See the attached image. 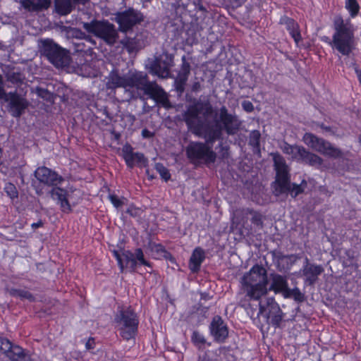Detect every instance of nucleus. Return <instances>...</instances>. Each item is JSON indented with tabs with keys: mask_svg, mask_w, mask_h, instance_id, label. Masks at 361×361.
Segmentation results:
<instances>
[{
	"mask_svg": "<svg viewBox=\"0 0 361 361\" xmlns=\"http://www.w3.org/2000/svg\"><path fill=\"white\" fill-rule=\"evenodd\" d=\"M214 112L209 101L194 99L183 114L185 125L192 134L205 139V142L192 141L185 148L187 158L191 163L203 161L205 164L216 161V154L212 146L216 140H223V132L228 135H236L240 129L241 121L238 116L228 112L225 106L219 109V118L213 121L202 119L199 115L207 117Z\"/></svg>",
	"mask_w": 361,
	"mask_h": 361,
	"instance_id": "nucleus-1",
	"label": "nucleus"
},
{
	"mask_svg": "<svg viewBox=\"0 0 361 361\" xmlns=\"http://www.w3.org/2000/svg\"><path fill=\"white\" fill-rule=\"evenodd\" d=\"M128 88L143 91L157 104L165 109L172 107L166 92L155 81H149L147 74L142 71H130L127 74Z\"/></svg>",
	"mask_w": 361,
	"mask_h": 361,
	"instance_id": "nucleus-2",
	"label": "nucleus"
},
{
	"mask_svg": "<svg viewBox=\"0 0 361 361\" xmlns=\"http://www.w3.org/2000/svg\"><path fill=\"white\" fill-rule=\"evenodd\" d=\"M114 322L123 341L135 340L138 334L140 318L132 306L118 307L114 317Z\"/></svg>",
	"mask_w": 361,
	"mask_h": 361,
	"instance_id": "nucleus-3",
	"label": "nucleus"
},
{
	"mask_svg": "<svg viewBox=\"0 0 361 361\" xmlns=\"http://www.w3.org/2000/svg\"><path fill=\"white\" fill-rule=\"evenodd\" d=\"M334 29L331 46L343 56H349L355 49L354 29L350 20L345 21L342 16H336Z\"/></svg>",
	"mask_w": 361,
	"mask_h": 361,
	"instance_id": "nucleus-4",
	"label": "nucleus"
},
{
	"mask_svg": "<svg viewBox=\"0 0 361 361\" xmlns=\"http://www.w3.org/2000/svg\"><path fill=\"white\" fill-rule=\"evenodd\" d=\"M82 27L90 34L103 40L109 46L114 45L118 39L116 26L108 20L94 19L90 23H84Z\"/></svg>",
	"mask_w": 361,
	"mask_h": 361,
	"instance_id": "nucleus-5",
	"label": "nucleus"
},
{
	"mask_svg": "<svg viewBox=\"0 0 361 361\" xmlns=\"http://www.w3.org/2000/svg\"><path fill=\"white\" fill-rule=\"evenodd\" d=\"M42 53L56 68L68 67L71 61L69 50L61 47L51 39H46L42 42Z\"/></svg>",
	"mask_w": 361,
	"mask_h": 361,
	"instance_id": "nucleus-6",
	"label": "nucleus"
},
{
	"mask_svg": "<svg viewBox=\"0 0 361 361\" xmlns=\"http://www.w3.org/2000/svg\"><path fill=\"white\" fill-rule=\"evenodd\" d=\"M275 180L271 183V188L275 196L279 197L286 193L290 182L289 169L285 159L281 155L274 157Z\"/></svg>",
	"mask_w": 361,
	"mask_h": 361,
	"instance_id": "nucleus-7",
	"label": "nucleus"
},
{
	"mask_svg": "<svg viewBox=\"0 0 361 361\" xmlns=\"http://www.w3.org/2000/svg\"><path fill=\"white\" fill-rule=\"evenodd\" d=\"M302 140L306 145L325 157L338 159L343 156L342 151L331 145V142L319 137L312 133H305L303 135Z\"/></svg>",
	"mask_w": 361,
	"mask_h": 361,
	"instance_id": "nucleus-8",
	"label": "nucleus"
},
{
	"mask_svg": "<svg viewBox=\"0 0 361 361\" xmlns=\"http://www.w3.org/2000/svg\"><path fill=\"white\" fill-rule=\"evenodd\" d=\"M115 20L118 25V30L123 33H127L142 22L144 16L140 11L130 7L123 11L118 12Z\"/></svg>",
	"mask_w": 361,
	"mask_h": 361,
	"instance_id": "nucleus-9",
	"label": "nucleus"
},
{
	"mask_svg": "<svg viewBox=\"0 0 361 361\" xmlns=\"http://www.w3.org/2000/svg\"><path fill=\"white\" fill-rule=\"evenodd\" d=\"M0 351L11 361H35L29 350L0 336Z\"/></svg>",
	"mask_w": 361,
	"mask_h": 361,
	"instance_id": "nucleus-10",
	"label": "nucleus"
},
{
	"mask_svg": "<svg viewBox=\"0 0 361 361\" xmlns=\"http://www.w3.org/2000/svg\"><path fill=\"white\" fill-rule=\"evenodd\" d=\"M284 152L287 154H293V157L298 161H301L309 166H319L322 164L323 159L316 154L310 152L302 146H293L288 145L285 147Z\"/></svg>",
	"mask_w": 361,
	"mask_h": 361,
	"instance_id": "nucleus-11",
	"label": "nucleus"
},
{
	"mask_svg": "<svg viewBox=\"0 0 361 361\" xmlns=\"http://www.w3.org/2000/svg\"><path fill=\"white\" fill-rule=\"evenodd\" d=\"M268 282L250 280L249 277H243L242 285L246 296L250 300H259L261 298L267 295L268 292Z\"/></svg>",
	"mask_w": 361,
	"mask_h": 361,
	"instance_id": "nucleus-12",
	"label": "nucleus"
},
{
	"mask_svg": "<svg viewBox=\"0 0 361 361\" xmlns=\"http://www.w3.org/2000/svg\"><path fill=\"white\" fill-rule=\"evenodd\" d=\"M209 333L215 343L221 344L228 339L229 329L221 316L215 315L209 325Z\"/></svg>",
	"mask_w": 361,
	"mask_h": 361,
	"instance_id": "nucleus-13",
	"label": "nucleus"
},
{
	"mask_svg": "<svg viewBox=\"0 0 361 361\" xmlns=\"http://www.w3.org/2000/svg\"><path fill=\"white\" fill-rule=\"evenodd\" d=\"M123 257L126 264H130V272H135L137 267L142 265L152 269V263L145 259L144 252L140 247L135 248L134 252L129 250H123Z\"/></svg>",
	"mask_w": 361,
	"mask_h": 361,
	"instance_id": "nucleus-14",
	"label": "nucleus"
},
{
	"mask_svg": "<svg viewBox=\"0 0 361 361\" xmlns=\"http://www.w3.org/2000/svg\"><path fill=\"white\" fill-rule=\"evenodd\" d=\"M4 99L8 102L11 115L16 118L20 117L28 106L27 99L22 97L16 91L6 93Z\"/></svg>",
	"mask_w": 361,
	"mask_h": 361,
	"instance_id": "nucleus-15",
	"label": "nucleus"
},
{
	"mask_svg": "<svg viewBox=\"0 0 361 361\" xmlns=\"http://www.w3.org/2000/svg\"><path fill=\"white\" fill-rule=\"evenodd\" d=\"M35 176L40 182L49 186H56L61 184L63 178L56 171L46 166L38 167L35 171Z\"/></svg>",
	"mask_w": 361,
	"mask_h": 361,
	"instance_id": "nucleus-16",
	"label": "nucleus"
},
{
	"mask_svg": "<svg viewBox=\"0 0 361 361\" xmlns=\"http://www.w3.org/2000/svg\"><path fill=\"white\" fill-rule=\"evenodd\" d=\"M324 269L320 264L310 263L306 259L305 264L302 269V276L304 278V283L307 286H312L318 281L319 276L324 272Z\"/></svg>",
	"mask_w": 361,
	"mask_h": 361,
	"instance_id": "nucleus-17",
	"label": "nucleus"
},
{
	"mask_svg": "<svg viewBox=\"0 0 361 361\" xmlns=\"http://www.w3.org/2000/svg\"><path fill=\"white\" fill-rule=\"evenodd\" d=\"M122 157L124 159L128 168L133 169L135 164H146L147 162L144 154L139 152H134L132 145L126 142L121 149Z\"/></svg>",
	"mask_w": 361,
	"mask_h": 361,
	"instance_id": "nucleus-18",
	"label": "nucleus"
},
{
	"mask_svg": "<svg viewBox=\"0 0 361 361\" xmlns=\"http://www.w3.org/2000/svg\"><path fill=\"white\" fill-rule=\"evenodd\" d=\"M50 196L54 200L63 213L70 214L72 212V207L68 200V192L66 189L54 186L49 192Z\"/></svg>",
	"mask_w": 361,
	"mask_h": 361,
	"instance_id": "nucleus-19",
	"label": "nucleus"
},
{
	"mask_svg": "<svg viewBox=\"0 0 361 361\" xmlns=\"http://www.w3.org/2000/svg\"><path fill=\"white\" fill-rule=\"evenodd\" d=\"M275 309L277 310V312L271 317V321L274 326H279L283 320V313L274 298H268L264 301L259 300V314H260L266 313L267 310L270 313L272 310Z\"/></svg>",
	"mask_w": 361,
	"mask_h": 361,
	"instance_id": "nucleus-20",
	"label": "nucleus"
},
{
	"mask_svg": "<svg viewBox=\"0 0 361 361\" xmlns=\"http://www.w3.org/2000/svg\"><path fill=\"white\" fill-rule=\"evenodd\" d=\"M107 90L115 93L118 88H123L126 91L128 89L127 74L121 75L118 71H112L109 73L106 83Z\"/></svg>",
	"mask_w": 361,
	"mask_h": 361,
	"instance_id": "nucleus-21",
	"label": "nucleus"
},
{
	"mask_svg": "<svg viewBox=\"0 0 361 361\" xmlns=\"http://www.w3.org/2000/svg\"><path fill=\"white\" fill-rule=\"evenodd\" d=\"M90 0H55V9L60 16L72 12L77 5H85Z\"/></svg>",
	"mask_w": 361,
	"mask_h": 361,
	"instance_id": "nucleus-22",
	"label": "nucleus"
},
{
	"mask_svg": "<svg viewBox=\"0 0 361 361\" xmlns=\"http://www.w3.org/2000/svg\"><path fill=\"white\" fill-rule=\"evenodd\" d=\"M280 23L286 25L289 35L293 39L295 44L298 46L299 42L302 41V35L298 23L293 18L286 16L281 18Z\"/></svg>",
	"mask_w": 361,
	"mask_h": 361,
	"instance_id": "nucleus-23",
	"label": "nucleus"
},
{
	"mask_svg": "<svg viewBox=\"0 0 361 361\" xmlns=\"http://www.w3.org/2000/svg\"><path fill=\"white\" fill-rule=\"evenodd\" d=\"M171 58L165 59H155L150 66L151 71L159 77L167 78L170 74Z\"/></svg>",
	"mask_w": 361,
	"mask_h": 361,
	"instance_id": "nucleus-24",
	"label": "nucleus"
},
{
	"mask_svg": "<svg viewBox=\"0 0 361 361\" xmlns=\"http://www.w3.org/2000/svg\"><path fill=\"white\" fill-rule=\"evenodd\" d=\"M288 288V283L286 276L279 274H271V285L268 290L274 291L275 293H282L283 295Z\"/></svg>",
	"mask_w": 361,
	"mask_h": 361,
	"instance_id": "nucleus-25",
	"label": "nucleus"
},
{
	"mask_svg": "<svg viewBox=\"0 0 361 361\" xmlns=\"http://www.w3.org/2000/svg\"><path fill=\"white\" fill-rule=\"evenodd\" d=\"M123 47L127 50L129 54L137 51L144 46V42L141 35H135L133 37H126L120 42Z\"/></svg>",
	"mask_w": 361,
	"mask_h": 361,
	"instance_id": "nucleus-26",
	"label": "nucleus"
},
{
	"mask_svg": "<svg viewBox=\"0 0 361 361\" xmlns=\"http://www.w3.org/2000/svg\"><path fill=\"white\" fill-rule=\"evenodd\" d=\"M205 259V252L200 247H195L189 260V269L192 273L200 271L202 263Z\"/></svg>",
	"mask_w": 361,
	"mask_h": 361,
	"instance_id": "nucleus-27",
	"label": "nucleus"
},
{
	"mask_svg": "<svg viewBox=\"0 0 361 361\" xmlns=\"http://www.w3.org/2000/svg\"><path fill=\"white\" fill-rule=\"evenodd\" d=\"M21 5L30 12L41 11L50 6L51 0H22Z\"/></svg>",
	"mask_w": 361,
	"mask_h": 361,
	"instance_id": "nucleus-28",
	"label": "nucleus"
},
{
	"mask_svg": "<svg viewBox=\"0 0 361 361\" xmlns=\"http://www.w3.org/2000/svg\"><path fill=\"white\" fill-rule=\"evenodd\" d=\"M6 291L10 296L19 298L20 300H27L30 302H35L36 298L31 292L25 289H20L16 288H6Z\"/></svg>",
	"mask_w": 361,
	"mask_h": 361,
	"instance_id": "nucleus-29",
	"label": "nucleus"
},
{
	"mask_svg": "<svg viewBox=\"0 0 361 361\" xmlns=\"http://www.w3.org/2000/svg\"><path fill=\"white\" fill-rule=\"evenodd\" d=\"M243 277H249L250 280H257L259 281L268 282L269 279L267 276V270L260 265L253 266L250 272L245 274Z\"/></svg>",
	"mask_w": 361,
	"mask_h": 361,
	"instance_id": "nucleus-30",
	"label": "nucleus"
},
{
	"mask_svg": "<svg viewBox=\"0 0 361 361\" xmlns=\"http://www.w3.org/2000/svg\"><path fill=\"white\" fill-rule=\"evenodd\" d=\"M190 341L192 345L199 351L203 350L206 347H210L212 345V343L207 340L204 334L197 330L192 331L190 336Z\"/></svg>",
	"mask_w": 361,
	"mask_h": 361,
	"instance_id": "nucleus-31",
	"label": "nucleus"
},
{
	"mask_svg": "<svg viewBox=\"0 0 361 361\" xmlns=\"http://www.w3.org/2000/svg\"><path fill=\"white\" fill-rule=\"evenodd\" d=\"M285 298H293L295 302L300 303L305 300V294L300 290L295 287L293 288H288L283 295Z\"/></svg>",
	"mask_w": 361,
	"mask_h": 361,
	"instance_id": "nucleus-32",
	"label": "nucleus"
},
{
	"mask_svg": "<svg viewBox=\"0 0 361 361\" xmlns=\"http://www.w3.org/2000/svg\"><path fill=\"white\" fill-rule=\"evenodd\" d=\"M151 251L157 253L159 256L164 257L165 259H169L170 262H173L175 261L174 257L171 254L168 252L165 247L161 243H155L151 245Z\"/></svg>",
	"mask_w": 361,
	"mask_h": 361,
	"instance_id": "nucleus-33",
	"label": "nucleus"
},
{
	"mask_svg": "<svg viewBox=\"0 0 361 361\" xmlns=\"http://www.w3.org/2000/svg\"><path fill=\"white\" fill-rule=\"evenodd\" d=\"M345 7L352 18L358 16L360 7L357 0H345Z\"/></svg>",
	"mask_w": 361,
	"mask_h": 361,
	"instance_id": "nucleus-34",
	"label": "nucleus"
},
{
	"mask_svg": "<svg viewBox=\"0 0 361 361\" xmlns=\"http://www.w3.org/2000/svg\"><path fill=\"white\" fill-rule=\"evenodd\" d=\"M188 80V78L178 75L174 79L173 87L178 94L181 95L185 92Z\"/></svg>",
	"mask_w": 361,
	"mask_h": 361,
	"instance_id": "nucleus-35",
	"label": "nucleus"
},
{
	"mask_svg": "<svg viewBox=\"0 0 361 361\" xmlns=\"http://www.w3.org/2000/svg\"><path fill=\"white\" fill-rule=\"evenodd\" d=\"M261 135L259 130H252L250 133L248 144L254 150L259 152Z\"/></svg>",
	"mask_w": 361,
	"mask_h": 361,
	"instance_id": "nucleus-36",
	"label": "nucleus"
},
{
	"mask_svg": "<svg viewBox=\"0 0 361 361\" xmlns=\"http://www.w3.org/2000/svg\"><path fill=\"white\" fill-rule=\"evenodd\" d=\"M154 169L165 182H167L171 179V176L169 170L166 166H164L163 164L159 162L156 163L154 165Z\"/></svg>",
	"mask_w": 361,
	"mask_h": 361,
	"instance_id": "nucleus-37",
	"label": "nucleus"
},
{
	"mask_svg": "<svg viewBox=\"0 0 361 361\" xmlns=\"http://www.w3.org/2000/svg\"><path fill=\"white\" fill-rule=\"evenodd\" d=\"M185 42L187 44L192 45L198 42L197 31L194 26L188 27L185 32Z\"/></svg>",
	"mask_w": 361,
	"mask_h": 361,
	"instance_id": "nucleus-38",
	"label": "nucleus"
},
{
	"mask_svg": "<svg viewBox=\"0 0 361 361\" xmlns=\"http://www.w3.org/2000/svg\"><path fill=\"white\" fill-rule=\"evenodd\" d=\"M303 192L304 188L301 185L290 182L288 190H286L285 194L289 193L293 198H295Z\"/></svg>",
	"mask_w": 361,
	"mask_h": 361,
	"instance_id": "nucleus-39",
	"label": "nucleus"
},
{
	"mask_svg": "<svg viewBox=\"0 0 361 361\" xmlns=\"http://www.w3.org/2000/svg\"><path fill=\"white\" fill-rule=\"evenodd\" d=\"M4 191L12 200L18 198V191L16 185L12 183H7L4 186Z\"/></svg>",
	"mask_w": 361,
	"mask_h": 361,
	"instance_id": "nucleus-40",
	"label": "nucleus"
},
{
	"mask_svg": "<svg viewBox=\"0 0 361 361\" xmlns=\"http://www.w3.org/2000/svg\"><path fill=\"white\" fill-rule=\"evenodd\" d=\"M249 213L252 215L250 219L251 223L257 227L262 228L263 226L262 215L259 212H255L253 209H250Z\"/></svg>",
	"mask_w": 361,
	"mask_h": 361,
	"instance_id": "nucleus-41",
	"label": "nucleus"
},
{
	"mask_svg": "<svg viewBox=\"0 0 361 361\" xmlns=\"http://www.w3.org/2000/svg\"><path fill=\"white\" fill-rule=\"evenodd\" d=\"M190 73V64L187 61L185 56L182 57V64L180 71L178 73V75L188 78Z\"/></svg>",
	"mask_w": 361,
	"mask_h": 361,
	"instance_id": "nucleus-42",
	"label": "nucleus"
},
{
	"mask_svg": "<svg viewBox=\"0 0 361 361\" xmlns=\"http://www.w3.org/2000/svg\"><path fill=\"white\" fill-rule=\"evenodd\" d=\"M216 351L206 350L201 355H199L197 361H218Z\"/></svg>",
	"mask_w": 361,
	"mask_h": 361,
	"instance_id": "nucleus-43",
	"label": "nucleus"
},
{
	"mask_svg": "<svg viewBox=\"0 0 361 361\" xmlns=\"http://www.w3.org/2000/svg\"><path fill=\"white\" fill-rule=\"evenodd\" d=\"M108 199L116 209L121 207L124 204L123 200H126V198L124 197H122L121 199L119 198L115 193H110L108 195Z\"/></svg>",
	"mask_w": 361,
	"mask_h": 361,
	"instance_id": "nucleus-44",
	"label": "nucleus"
},
{
	"mask_svg": "<svg viewBox=\"0 0 361 361\" xmlns=\"http://www.w3.org/2000/svg\"><path fill=\"white\" fill-rule=\"evenodd\" d=\"M37 95L48 102H54V94L49 90L44 88H37Z\"/></svg>",
	"mask_w": 361,
	"mask_h": 361,
	"instance_id": "nucleus-45",
	"label": "nucleus"
},
{
	"mask_svg": "<svg viewBox=\"0 0 361 361\" xmlns=\"http://www.w3.org/2000/svg\"><path fill=\"white\" fill-rule=\"evenodd\" d=\"M126 212L132 217H137L141 215L142 210L140 207H137L133 203H131L130 204H129Z\"/></svg>",
	"mask_w": 361,
	"mask_h": 361,
	"instance_id": "nucleus-46",
	"label": "nucleus"
},
{
	"mask_svg": "<svg viewBox=\"0 0 361 361\" xmlns=\"http://www.w3.org/2000/svg\"><path fill=\"white\" fill-rule=\"evenodd\" d=\"M112 255L115 257V259L117 261V264L118 266V268L120 269L121 273H123L126 269V266L123 262V259L122 258L123 255H121L118 250H113Z\"/></svg>",
	"mask_w": 361,
	"mask_h": 361,
	"instance_id": "nucleus-47",
	"label": "nucleus"
},
{
	"mask_svg": "<svg viewBox=\"0 0 361 361\" xmlns=\"http://www.w3.org/2000/svg\"><path fill=\"white\" fill-rule=\"evenodd\" d=\"M243 109L248 113H250L254 111V106L252 103L249 100H244L242 102Z\"/></svg>",
	"mask_w": 361,
	"mask_h": 361,
	"instance_id": "nucleus-48",
	"label": "nucleus"
},
{
	"mask_svg": "<svg viewBox=\"0 0 361 361\" xmlns=\"http://www.w3.org/2000/svg\"><path fill=\"white\" fill-rule=\"evenodd\" d=\"M96 346L95 338L90 337L85 343V348L87 350H94Z\"/></svg>",
	"mask_w": 361,
	"mask_h": 361,
	"instance_id": "nucleus-49",
	"label": "nucleus"
},
{
	"mask_svg": "<svg viewBox=\"0 0 361 361\" xmlns=\"http://www.w3.org/2000/svg\"><path fill=\"white\" fill-rule=\"evenodd\" d=\"M351 66L353 67L354 70H355V72L357 75V79H358V81L361 85V69H360L358 68V66L357 64L355 63V62H353L351 63Z\"/></svg>",
	"mask_w": 361,
	"mask_h": 361,
	"instance_id": "nucleus-50",
	"label": "nucleus"
},
{
	"mask_svg": "<svg viewBox=\"0 0 361 361\" xmlns=\"http://www.w3.org/2000/svg\"><path fill=\"white\" fill-rule=\"evenodd\" d=\"M201 90L200 82L198 81L194 82L191 86V91L192 92L197 93L200 92Z\"/></svg>",
	"mask_w": 361,
	"mask_h": 361,
	"instance_id": "nucleus-51",
	"label": "nucleus"
},
{
	"mask_svg": "<svg viewBox=\"0 0 361 361\" xmlns=\"http://www.w3.org/2000/svg\"><path fill=\"white\" fill-rule=\"evenodd\" d=\"M154 133L151 132L147 128H145L142 130V136L145 138H151L154 137Z\"/></svg>",
	"mask_w": 361,
	"mask_h": 361,
	"instance_id": "nucleus-52",
	"label": "nucleus"
},
{
	"mask_svg": "<svg viewBox=\"0 0 361 361\" xmlns=\"http://www.w3.org/2000/svg\"><path fill=\"white\" fill-rule=\"evenodd\" d=\"M43 226V222L42 221V220H39L37 222H35V223H32L31 224V227L32 229L35 230L39 227H42Z\"/></svg>",
	"mask_w": 361,
	"mask_h": 361,
	"instance_id": "nucleus-53",
	"label": "nucleus"
},
{
	"mask_svg": "<svg viewBox=\"0 0 361 361\" xmlns=\"http://www.w3.org/2000/svg\"><path fill=\"white\" fill-rule=\"evenodd\" d=\"M230 348L228 346H220L219 348V351L220 353L225 354L226 353L230 350Z\"/></svg>",
	"mask_w": 361,
	"mask_h": 361,
	"instance_id": "nucleus-54",
	"label": "nucleus"
},
{
	"mask_svg": "<svg viewBox=\"0 0 361 361\" xmlns=\"http://www.w3.org/2000/svg\"><path fill=\"white\" fill-rule=\"evenodd\" d=\"M236 4L237 6H242L247 0H231Z\"/></svg>",
	"mask_w": 361,
	"mask_h": 361,
	"instance_id": "nucleus-55",
	"label": "nucleus"
},
{
	"mask_svg": "<svg viewBox=\"0 0 361 361\" xmlns=\"http://www.w3.org/2000/svg\"><path fill=\"white\" fill-rule=\"evenodd\" d=\"M6 96V92L4 89L1 85H0V99H3Z\"/></svg>",
	"mask_w": 361,
	"mask_h": 361,
	"instance_id": "nucleus-56",
	"label": "nucleus"
},
{
	"mask_svg": "<svg viewBox=\"0 0 361 361\" xmlns=\"http://www.w3.org/2000/svg\"><path fill=\"white\" fill-rule=\"evenodd\" d=\"M322 128H323L324 130H325L326 131H330L331 130V128L329 126H324V124H322L321 126Z\"/></svg>",
	"mask_w": 361,
	"mask_h": 361,
	"instance_id": "nucleus-57",
	"label": "nucleus"
},
{
	"mask_svg": "<svg viewBox=\"0 0 361 361\" xmlns=\"http://www.w3.org/2000/svg\"><path fill=\"white\" fill-rule=\"evenodd\" d=\"M209 295H208L202 294V295H201V299L207 300V299H209Z\"/></svg>",
	"mask_w": 361,
	"mask_h": 361,
	"instance_id": "nucleus-58",
	"label": "nucleus"
},
{
	"mask_svg": "<svg viewBox=\"0 0 361 361\" xmlns=\"http://www.w3.org/2000/svg\"><path fill=\"white\" fill-rule=\"evenodd\" d=\"M219 147H221L222 150H224V149L225 150H228V147H224L221 142L219 143Z\"/></svg>",
	"mask_w": 361,
	"mask_h": 361,
	"instance_id": "nucleus-59",
	"label": "nucleus"
},
{
	"mask_svg": "<svg viewBox=\"0 0 361 361\" xmlns=\"http://www.w3.org/2000/svg\"><path fill=\"white\" fill-rule=\"evenodd\" d=\"M357 140H358L359 145L361 147V133L358 135Z\"/></svg>",
	"mask_w": 361,
	"mask_h": 361,
	"instance_id": "nucleus-60",
	"label": "nucleus"
},
{
	"mask_svg": "<svg viewBox=\"0 0 361 361\" xmlns=\"http://www.w3.org/2000/svg\"><path fill=\"white\" fill-rule=\"evenodd\" d=\"M199 10L200 11H206L205 8L202 5L199 6Z\"/></svg>",
	"mask_w": 361,
	"mask_h": 361,
	"instance_id": "nucleus-61",
	"label": "nucleus"
},
{
	"mask_svg": "<svg viewBox=\"0 0 361 361\" xmlns=\"http://www.w3.org/2000/svg\"><path fill=\"white\" fill-rule=\"evenodd\" d=\"M2 149L0 148V166L1 165V157H2Z\"/></svg>",
	"mask_w": 361,
	"mask_h": 361,
	"instance_id": "nucleus-62",
	"label": "nucleus"
},
{
	"mask_svg": "<svg viewBox=\"0 0 361 361\" xmlns=\"http://www.w3.org/2000/svg\"><path fill=\"white\" fill-rule=\"evenodd\" d=\"M145 2H151L152 0H143Z\"/></svg>",
	"mask_w": 361,
	"mask_h": 361,
	"instance_id": "nucleus-63",
	"label": "nucleus"
},
{
	"mask_svg": "<svg viewBox=\"0 0 361 361\" xmlns=\"http://www.w3.org/2000/svg\"><path fill=\"white\" fill-rule=\"evenodd\" d=\"M119 136H120V135H119V134H117V135H116V138H118V137H119Z\"/></svg>",
	"mask_w": 361,
	"mask_h": 361,
	"instance_id": "nucleus-64",
	"label": "nucleus"
}]
</instances>
